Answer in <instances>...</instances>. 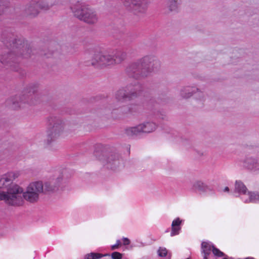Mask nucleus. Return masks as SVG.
I'll return each mask as SVG.
<instances>
[{"label":"nucleus","instance_id":"nucleus-1","mask_svg":"<svg viewBox=\"0 0 259 259\" xmlns=\"http://www.w3.org/2000/svg\"><path fill=\"white\" fill-rule=\"evenodd\" d=\"M19 176L18 172H9L0 179V189L6 188L7 191H0V200L11 205H19L23 201V189L20 186L12 184V182Z\"/></svg>","mask_w":259,"mask_h":259},{"label":"nucleus","instance_id":"nucleus-2","mask_svg":"<svg viewBox=\"0 0 259 259\" xmlns=\"http://www.w3.org/2000/svg\"><path fill=\"white\" fill-rule=\"evenodd\" d=\"M158 63L149 56H146L138 62L131 64L126 69L129 76L140 78L147 76L152 71L154 70L153 66L157 65Z\"/></svg>","mask_w":259,"mask_h":259},{"label":"nucleus","instance_id":"nucleus-3","mask_svg":"<svg viewBox=\"0 0 259 259\" xmlns=\"http://www.w3.org/2000/svg\"><path fill=\"white\" fill-rule=\"evenodd\" d=\"M125 54L117 51L111 55L108 53H99L95 54L91 64L95 66H106L119 63L125 58Z\"/></svg>","mask_w":259,"mask_h":259},{"label":"nucleus","instance_id":"nucleus-4","mask_svg":"<svg viewBox=\"0 0 259 259\" xmlns=\"http://www.w3.org/2000/svg\"><path fill=\"white\" fill-rule=\"evenodd\" d=\"M71 9L75 17L87 23L94 24L98 20L96 14L88 6H82L78 2Z\"/></svg>","mask_w":259,"mask_h":259},{"label":"nucleus","instance_id":"nucleus-5","mask_svg":"<svg viewBox=\"0 0 259 259\" xmlns=\"http://www.w3.org/2000/svg\"><path fill=\"white\" fill-rule=\"evenodd\" d=\"M44 191V184L41 181H33L29 184L26 191L22 192L24 198L30 202H36L39 195Z\"/></svg>","mask_w":259,"mask_h":259},{"label":"nucleus","instance_id":"nucleus-6","mask_svg":"<svg viewBox=\"0 0 259 259\" xmlns=\"http://www.w3.org/2000/svg\"><path fill=\"white\" fill-rule=\"evenodd\" d=\"M123 3L127 10L136 15L145 13L148 6L147 0H123Z\"/></svg>","mask_w":259,"mask_h":259},{"label":"nucleus","instance_id":"nucleus-7","mask_svg":"<svg viewBox=\"0 0 259 259\" xmlns=\"http://www.w3.org/2000/svg\"><path fill=\"white\" fill-rule=\"evenodd\" d=\"M141 89V86L139 84H136L135 87H132L130 86L127 88V90L130 91L131 93L127 94L125 93L126 90L124 89H120L118 90L116 95L115 97L117 101L124 102L133 99L137 97V91Z\"/></svg>","mask_w":259,"mask_h":259},{"label":"nucleus","instance_id":"nucleus-8","mask_svg":"<svg viewBox=\"0 0 259 259\" xmlns=\"http://www.w3.org/2000/svg\"><path fill=\"white\" fill-rule=\"evenodd\" d=\"M156 128L155 123L153 122H147L145 124H140L137 126L131 127L126 131L128 135H137L140 133H150Z\"/></svg>","mask_w":259,"mask_h":259},{"label":"nucleus","instance_id":"nucleus-9","mask_svg":"<svg viewBox=\"0 0 259 259\" xmlns=\"http://www.w3.org/2000/svg\"><path fill=\"white\" fill-rule=\"evenodd\" d=\"M201 248L203 259H209L211 252H212L213 245L209 242L203 241L201 243Z\"/></svg>","mask_w":259,"mask_h":259},{"label":"nucleus","instance_id":"nucleus-10","mask_svg":"<svg viewBox=\"0 0 259 259\" xmlns=\"http://www.w3.org/2000/svg\"><path fill=\"white\" fill-rule=\"evenodd\" d=\"M182 221L180 218H177L174 220L171 224V231L170 233V236H174L179 234V231L181 230L180 225Z\"/></svg>","mask_w":259,"mask_h":259},{"label":"nucleus","instance_id":"nucleus-11","mask_svg":"<svg viewBox=\"0 0 259 259\" xmlns=\"http://www.w3.org/2000/svg\"><path fill=\"white\" fill-rule=\"evenodd\" d=\"M235 190L238 193L243 194H246L248 192L246 186L240 181H237L236 182Z\"/></svg>","mask_w":259,"mask_h":259},{"label":"nucleus","instance_id":"nucleus-12","mask_svg":"<svg viewBox=\"0 0 259 259\" xmlns=\"http://www.w3.org/2000/svg\"><path fill=\"white\" fill-rule=\"evenodd\" d=\"M247 195L249 196V200H245V202L246 203H254L259 200V193H258L248 192Z\"/></svg>","mask_w":259,"mask_h":259},{"label":"nucleus","instance_id":"nucleus-13","mask_svg":"<svg viewBox=\"0 0 259 259\" xmlns=\"http://www.w3.org/2000/svg\"><path fill=\"white\" fill-rule=\"evenodd\" d=\"M107 254H103L100 253L91 252L86 254L84 256V259H99Z\"/></svg>","mask_w":259,"mask_h":259},{"label":"nucleus","instance_id":"nucleus-14","mask_svg":"<svg viewBox=\"0 0 259 259\" xmlns=\"http://www.w3.org/2000/svg\"><path fill=\"white\" fill-rule=\"evenodd\" d=\"M17 48H20V49L26 50L27 49V51H29V48H27V44L24 40L19 39L18 40H16L14 45Z\"/></svg>","mask_w":259,"mask_h":259},{"label":"nucleus","instance_id":"nucleus-15","mask_svg":"<svg viewBox=\"0 0 259 259\" xmlns=\"http://www.w3.org/2000/svg\"><path fill=\"white\" fill-rule=\"evenodd\" d=\"M62 125L61 123H58L55 124L52 128L51 131V134H50V136H53V133H54L55 136L59 134V133L62 131Z\"/></svg>","mask_w":259,"mask_h":259},{"label":"nucleus","instance_id":"nucleus-16","mask_svg":"<svg viewBox=\"0 0 259 259\" xmlns=\"http://www.w3.org/2000/svg\"><path fill=\"white\" fill-rule=\"evenodd\" d=\"M212 253L215 256H217L218 257H222V256H225V254L224 252L221 251L218 248H216L213 245Z\"/></svg>","mask_w":259,"mask_h":259},{"label":"nucleus","instance_id":"nucleus-17","mask_svg":"<svg viewBox=\"0 0 259 259\" xmlns=\"http://www.w3.org/2000/svg\"><path fill=\"white\" fill-rule=\"evenodd\" d=\"M167 254V250L165 248L159 247L158 250V254L160 257L165 256Z\"/></svg>","mask_w":259,"mask_h":259},{"label":"nucleus","instance_id":"nucleus-18","mask_svg":"<svg viewBox=\"0 0 259 259\" xmlns=\"http://www.w3.org/2000/svg\"><path fill=\"white\" fill-rule=\"evenodd\" d=\"M19 99V97H15L14 99H12V100L8 101V102H12V107L14 109H16L17 108L20 107V105H17L18 103H17L18 99Z\"/></svg>","mask_w":259,"mask_h":259},{"label":"nucleus","instance_id":"nucleus-19","mask_svg":"<svg viewBox=\"0 0 259 259\" xmlns=\"http://www.w3.org/2000/svg\"><path fill=\"white\" fill-rule=\"evenodd\" d=\"M194 187L196 189H198L199 190H202L204 188V184L201 182H197L194 185Z\"/></svg>","mask_w":259,"mask_h":259},{"label":"nucleus","instance_id":"nucleus-20","mask_svg":"<svg viewBox=\"0 0 259 259\" xmlns=\"http://www.w3.org/2000/svg\"><path fill=\"white\" fill-rule=\"evenodd\" d=\"M112 259H121L122 254L118 252H114L111 254Z\"/></svg>","mask_w":259,"mask_h":259},{"label":"nucleus","instance_id":"nucleus-21","mask_svg":"<svg viewBox=\"0 0 259 259\" xmlns=\"http://www.w3.org/2000/svg\"><path fill=\"white\" fill-rule=\"evenodd\" d=\"M249 168L254 169V170H259V162H255L252 164V165L249 166Z\"/></svg>","mask_w":259,"mask_h":259},{"label":"nucleus","instance_id":"nucleus-22","mask_svg":"<svg viewBox=\"0 0 259 259\" xmlns=\"http://www.w3.org/2000/svg\"><path fill=\"white\" fill-rule=\"evenodd\" d=\"M121 245V241L119 240L116 241V243L114 245L111 246V248L112 250H115L119 248Z\"/></svg>","mask_w":259,"mask_h":259},{"label":"nucleus","instance_id":"nucleus-23","mask_svg":"<svg viewBox=\"0 0 259 259\" xmlns=\"http://www.w3.org/2000/svg\"><path fill=\"white\" fill-rule=\"evenodd\" d=\"M171 5L169 6V9L170 11L175 10L176 8V0H171Z\"/></svg>","mask_w":259,"mask_h":259},{"label":"nucleus","instance_id":"nucleus-24","mask_svg":"<svg viewBox=\"0 0 259 259\" xmlns=\"http://www.w3.org/2000/svg\"><path fill=\"white\" fill-rule=\"evenodd\" d=\"M130 240L127 238H123V243L124 245H127L130 244Z\"/></svg>","mask_w":259,"mask_h":259},{"label":"nucleus","instance_id":"nucleus-25","mask_svg":"<svg viewBox=\"0 0 259 259\" xmlns=\"http://www.w3.org/2000/svg\"><path fill=\"white\" fill-rule=\"evenodd\" d=\"M182 95L184 98H189L192 96V94L189 93L188 95H184L183 94H182Z\"/></svg>","mask_w":259,"mask_h":259},{"label":"nucleus","instance_id":"nucleus-26","mask_svg":"<svg viewBox=\"0 0 259 259\" xmlns=\"http://www.w3.org/2000/svg\"><path fill=\"white\" fill-rule=\"evenodd\" d=\"M1 62L3 64L8 63L9 62V61H5L4 60H1Z\"/></svg>","mask_w":259,"mask_h":259},{"label":"nucleus","instance_id":"nucleus-27","mask_svg":"<svg viewBox=\"0 0 259 259\" xmlns=\"http://www.w3.org/2000/svg\"><path fill=\"white\" fill-rule=\"evenodd\" d=\"M229 191V189L228 187H226L224 189V191L225 192H228Z\"/></svg>","mask_w":259,"mask_h":259},{"label":"nucleus","instance_id":"nucleus-28","mask_svg":"<svg viewBox=\"0 0 259 259\" xmlns=\"http://www.w3.org/2000/svg\"><path fill=\"white\" fill-rule=\"evenodd\" d=\"M245 259H254V258L253 257H247V258H246Z\"/></svg>","mask_w":259,"mask_h":259}]
</instances>
